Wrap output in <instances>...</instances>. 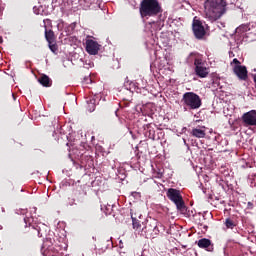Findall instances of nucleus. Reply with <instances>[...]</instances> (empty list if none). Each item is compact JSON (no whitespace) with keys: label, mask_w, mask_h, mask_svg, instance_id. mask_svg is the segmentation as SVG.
I'll list each match as a JSON object with an SVG mask.
<instances>
[{"label":"nucleus","mask_w":256,"mask_h":256,"mask_svg":"<svg viewBox=\"0 0 256 256\" xmlns=\"http://www.w3.org/2000/svg\"><path fill=\"white\" fill-rule=\"evenodd\" d=\"M225 13H227L226 0H205L204 15L208 21H210V23L219 21V19H221Z\"/></svg>","instance_id":"nucleus-1"},{"label":"nucleus","mask_w":256,"mask_h":256,"mask_svg":"<svg viewBox=\"0 0 256 256\" xmlns=\"http://www.w3.org/2000/svg\"><path fill=\"white\" fill-rule=\"evenodd\" d=\"M163 9L158 0H142L140 3V15L145 17H157Z\"/></svg>","instance_id":"nucleus-2"},{"label":"nucleus","mask_w":256,"mask_h":256,"mask_svg":"<svg viewBox=\"0 0 256 256\" xmlns=\"http://www.w3.org/2000/svg\"><path fill=\"white\" fill-rule=\"evenodd\" d=\"M182 103L185 109H190V111H195V109H199L203 102L201 101V97L195 92H186L183 94Z\"/></svg>","instance_id":"nucleus-3"},{"label":"nucleus","mask_w":256,"mask_h":256,"mask_svg":"<svg viewBox=\"0 0 256 256\" xmlns=\"http://www.w3.org/2000/svg\"><path fill=\"white\" fill-rule=\"evenodd\" d=\"M166 195L176 205L178 211H185V202L183 201V196H181V191L175 188H169Z\"/></svg>","instance_id":"nucleus-4"},{"label":"nucleus","mask_w":256,"mask_h":256,"mask_svg":"<svg viewBox=\"0 0 256 256\" xmlns=\"http://www.w3.org/2000/svg\"><path fill=\"white\" fill-rule=\"evenodd\" d=\"M231 66L233 67L234 74L238 77V79H240V81H247V67L241 65V62L237 58L233 59Z\"/></svg>","instance_id":"nucleus-5"},{"label":"nucleus","mask_w":256,"mask_h":256,"mask_svg":"<svg viewBox=\"0 0 256 256\" xmlns=\"http://www.w3.org/2000/svg\"><path fill=\"white\" fill-rule=\"evenodd\" d=\"M152 232H159V229L157 228V220H147L146 224H144V228H142L141 235H143V237H148Z\"/></svg>","instance_id":"nucleus-6"},{"label":"nucleus","mask_w":256,"mask_h":256,"mask_svg":"<svg viewBox=\"0 0 256 256\" xmlns=\"http://www.w3.org/2000/svg\"><path fill=\"white\" fill-rule=\"evenodd\" d=\"M195 65V73L201 79H205L207 75H209V69L205 67V64L201 61V59H196L194 61Z\"/></svg>","instance_id":"nucleus-7"},{"label":"nucleus","mask_w":256,"mask_h":256,"mask_svg":"<svg viewBox=\"0 0 256 256\" xmlns=\"http://www.w3.org/2000/svg\"><path fill=\"white\" fill-rule=\"evenodd\" d=\"M242 121L246 126L256 127V110H250L242 115Z\"/></svg>","instance_id":"nucleus-8"},{"label":"nucleus","mask_w":256,"mask_h":256,"mask_svg":"<svg viewBox=\"0 0 256 256\" xmlns=\"http://www.w3.org/2000/svg\"><path fill=\"white\" fill-rule=\"evenodd\" d=\"M193 33L196 39H203L205 37V27L199 20H194L192 24Z\"/></svg>","instance_id":"nucleus-9"},{"label":"nucleus","mask_w":256,"mask_h":256,"mask_svg":"<svg viewBox=\"0 0 256 256\" xmlns=\"http://www.w3.org/2000/svg\"><path fill=\"white\" fill-rule=\"evenodd\" d=\"M99 43L93 39H87L86 40V51L89 53V55H97L99 53Z\"/></svg>","instance_id":"nucleus-10"},{"label":"nucleus","mask_w":256,"mask_h":256,"mask_svg":"<svg viewBox=\"0 0 256 256\" xmlns=\"http://www.w3.org/2000/svg\"><path fill=\"white\" fill-rule=\"evenodd\" d=\"M197 245L200 249H205L206 251L212 252L214 247H213V242H211L207 238H202L198 240Z\"/></svg>","instance_id":"nucleus-11"},{"label":"nucleus","mask_w":256,"mask_h":256,"mask_svg":"<svg viewBox=\"0 0 256 256\" xmlns=\"http://www.w3.org/2000/svg\"><path fill=\"white\" fill-rule=\"evenodd\" d=\"M131 219H132L133 229H135L136 231H141V233H143V228L145 227V222H141V220H139L133 214H131Z\"/></svg>","instance_id":"nucleus-12"},{"label":"nucleus","mask_w":256,"mask_h":256,"mask_svg":"<svg viewBox=\"0 0 256 256\" xmlns=\"http://www.w3.org/2000/svg\"><path fill=\"white\" fill-rule=\"evenodd\" d=\"M45 39L48 43H55V32L47 30V26H45Z\"/></svg>","instance_id":"nucleus-13"},{"label":"nucleus","mask_w":256,"mask_h":256,"mask_svg":"<svg viewBox=\"0 0 256 256\" xmlns=\"http://www.w3.org/2000/svg\"><path fill=\"white\" fill-rule=\"evenodd\" d=\"M191 135L193 137H196L197 139H204L206 133H205V130L203 129L194 128L192 129Z\"/></svg>","instance_id":"nucleus-14"},{"label":"nucleus","mask_w":256,"mask_h":256,"mask_svg":"<svg viewBox=\"0 0 256 256\" xmlns=\"http://www.w3.org/2000/svg\"><path fill=\"white\" fill-rule=\"evenodd\" d=\"M40 85H43V87H51V79L47 75H43L38 79Z\"/></svg>","instance_id":"nucleus-15"},{"label":"nucleus","mask_w":256,"mask_h":256,"mask_svg":"<svg viewBox=\"0 0 256 256\" xmlns=\"http://www.w3.org/2000/svg\"><path fill=\"white\" fill-rule=\"evenodd\" d=\"M87 103H88V111L90 113H93V111H95V107L97 105V99L91 98L89 101H87Z\"/></svg>","instance_id":"nucleus-16"},{"label":"nucleus","mask_w":256,"mask_h":256,"mask_svg":"<svg viewBox=\"0 0 256 256\" xmlns=\"http://www.w3.org/2000/svg\"><path fill=\"white\" fill-rule=\"evenodd\" d=\"M249 31V25L242 24L236 28V33H247Z\"/></svg>","instance_id":"nucleus-17"},{"label":"nucleus","mask_w":256,"mask_h":256,"mask_svg":"<svg viewBox=\"0 0 256 256\" xmlns=\"http://www.w3.org/2000/svg\"><path fill=\"white\" fill-rule=\"evenodd\" d=\"M225 225H226V229H235L236 224L233 220H231V218H227L225 220Z\"/></svg>","instance_id":"nucleus-18"},{"label":"nucleus","mask_w":256,"mask_h":256,"mask_svg":"<svg viewBox=\"0 0 256 256\" xmlns=\"http://www.w3.org/2000/svg\"><path fill=\"white\" fill-rule=\"evenodd\" d=\"M93 83V80L91 79V76H85L83 79V85L84 87H89Z\"/></svg>","instance_id":"nucleus-19"},{"label":"nucleus","mask_w":256,"mask_h":256,"mask_svg":"<svg viewBox=\"0 0 256 256\" xmlns=\"http://www.w3.org/2000/svg\"><path fill=\"white\" fill-rule=\"evenodd\" d=\"M49 45V49L52 51V53H57L58 51V48H57V44L54 42V43H48Z\"/></svg>","instance_id":"nucleus-20"},{"label":"nucleus","mask_w":256,"mask_h":256,"mask_svg":"<svg viewBox=\"0 0 256 256\" xmlns=\"http://www.w3.org/2000/svg\"><path fill=\"white\" fill-rule=\"evenodd\" d=\"M24 222L26 223V227H27V223H29V225H31V219H29V218H24Z\"/></svg>","instance_id":"nucleus-21"},{"label":"nucleus","mask_w":256,"mask_h":256,"mask_svg":"<svg viewBox=\"0 0 256 256\" xmlns=\"http://www.w3.org/2000/svg\"><path fill=\"white\" fill-rule=\"evenodd\" d=\"M247 207L248 209H253V202H248Z\"/></svg>","instance_id":"nucleus-22"},{"label":"nucleus","mask_w":256,"mask_h":256,"mask_svg":"<svg viewBox=\"0 0 256 256\" xmlns=\"http://www.w3.org/2000/svg\"><path fill=\"white\" fill-rule=\"evenodd\" d=\"M38 237H43V235H41V232H39V230H38Z\"/></svg>","instance_id":"nucleus-23"},{"label":"nucleus","mask_w":256,"mask_h":256,"mask_svg":"<svg viewBox=\"0 0 256 256\" xmlns=\"http://www.w3.org/2000/svg\"><path fill=\"white\" fill-rule=\"evenodd\" d=\"M47 21L49 22V20H44V23H47Z\"/></svg>","instance_id":"nucleus-24"},{"label":"nucleus","mask_w":256,"mask_h":256,"mask_svg":"<svg viewBox=\"0 0 256 256\" xmlns=\"http://www.w3.org/2000/svg\"><path fill=\"white\" fill-rule=\"evenodd\" d=\"M141 87H142V89H143V88H145V85H142Z\"/></svg>","instance_id":"nucleus-25"},{"label":"nucleus","mask_w":256,"mask_h":256,"mask_svg":"<svg viewBox=\"0 0 256 256\" xmlns=\"http://www.w3.org/2000/svg\"><path fill=\"white\" fill-rule=\"evenodd\" d=\"M139 219H141V215H139Z\"/></svg>","instance_id":"nucleus-26"},{"label":"nucleus","mask_w":256,"mask_h":256,"mask_svg":"<svg viewBox=\"0 0 256 256\" xmlns=\"http://www.w3.org/2000/svg\"><path fill=\"white\" fill-rule=\"evenodd\" d=\"M184 143H186L185 139H184Z\"/></svg>","instance_id":"nucleus-27"}]
</instances>
